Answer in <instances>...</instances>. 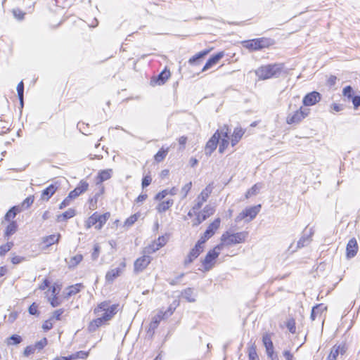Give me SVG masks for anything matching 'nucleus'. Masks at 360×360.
Segmentation results:
<instances>
[{
  "label": "nucleus",
  "instance_id": "680f3d73",
  "mask_svg": "<svg viewBox=\"0 0 360 360\" xmlns=\"http://www.w3.org/2000/svg\"><path fill=\"white\" fill-rule=\"evenodd\" d=\"M29 313L32 315H36L39 314L38 304L36 302H33L29 307Z\"/></svg>",
  "mask_w": 360,
  "mask_h": 360
},
{
  "label": "nucleus",
  "instance_id": "cd10ccee",
  "mask_svg": "<svg viewBox=\"0 0 360 360\" xmlns=\"http://www.w3.org/2000/svg\"><path fill=\"white\" fill-rule=\"evenodd\" d=\"M84 288V285L82 283H78L74 285H69L65 288L64 297L65 299H69L72 296H74L79 293Z\"/></svg>",
  "mask_w": 360,
  "mask_h": 360
},
{
  "label": "nucleus",
  "instance_id": "393cba45",
  "mask_svg": "<svg viewBox=\"0 0 360 360\" xmlns=\"http://www.w3.org/2000/svg\"><path fill=\"white\" fill-rule=\"evenodd\" d=\"M359 250V245L355 238H351L346 246V256L347 258L355 257Z\"/></svg>",
  "mask_w": 360,
  "mask_h": 360
},
{
  "label": "nucleus",
  "instance_id": "49530a36",
  "mask_svg": "<svg viewBox=\"0 0 360 360\" xmlns=\"http://www.w3.org/2000/svg\"><path fill=\"white\" fill-rule=\"evenodd\" d=\"M13 242H7L6 244H4L0 246V256H4L7 252H8L13 247Z\"/></svg>",
  "mask_w": 360,
  "mask_h": 360
},
{
  "label": "nucleus",
  "instance_id": "412c9836",
  "mask_svg": "<svg viewBox=\"0 0 360 360\" xmlns=\"http://www.w3.org/2000/svg\"><path fill=\"white\" fill-rule=\"evenodd\" d=\"M89 187V184L86 180L82 179L78 183L77 186L71 191L68 195L71 197V198L74 200L77 198H78L80 195L85 193L88 191Z\"/></svg>",
  "mask_w": 360,
  "mask_h": 360
},
{
  "label": "nucleus",
  "instance_id": "0eeeda50",
  "mask_svg": "<svg viewBox=\"0 0 360 360\" xmlns=\"http://www.w3.org/2000/svg\"><path fill=\"white\" fill-rule=\"evenodd\" d=\"M214 185L213 182L208 184L205 188L198 195L195 204L188 211L187 215H191L196 211H199L202 205L206 202L213 192Z\"/></svg>",
  "mask_w": 360,
  "mask_h": 360
},
{
  "label": "nucleus",
  "instance_id": "f257e3e1",
  "mask_svg": "<svg viewBox=\"0 0 360 360\" xmlns=\"http://www.w3.org/2000/svg\"><path fill=\"white\" fill-rule=\"evenodd\" d=\"M245 133V129L241 127H235L231 133V129L227 124L217 129L213 135L207 141L205 146V153L210 155L217 148L221 154L225 153L229 147H235L242 139Z\"/></svg>",
  "mask_w": 360,
  "mask_h": 360
},
{
  "label": "nucleus",
  "instance_id": "72a5a7b5",
  "mask_svg": "<svg viewBox=\"0 0 360 360\" xmlns=\"http://www.w3.org/2000/svg\"><path fill=\"white\" fill-rule=\"evenodd\" d=\"M248 360H259L255 343H252L248 347Z\"/></svg>",
  "mask_w": 360,
  "mask_h": 360
},
{
  "label": "nucleus",
  "instance_id": "a18cd8bd",
  "mask_svg": "<svg viewBox=\"0 0 360 360\" xmlns=\"http://www.w3.org/2000/svg\"><path fill=\"white\" fill-rule=\"evenodd\" d=\"M192 186H193L192 181H190L182 186V188H181L180 193L183 198H186V196L190 193V191L192 188Z\"/></svg>",
  "mask_w": 360,
  "mask_h": 360
},
{
  "label": "nucleus",
  "instance_id": "39448f33",
  "mask_svg": "<svg viewBox=\"0 0 360 360\" xmlns=\"http://www.w3.org/2000/svg\"><path fill=\"white\" fill-rule=\"evenodd\" d=\"M274 44L275 41L274 39L265 37L247 39L241 41L243 47L250 52L259 51L263 49H269Z\"/></svg>",
  "mask_w": 360,
  "mask_h": 360
},
{
  "label": "nucleus",
  "instance_id": "8fccbe9b",
  "mask_svg": "<svg viewBox=\"0 0 360 360\" xmlns=\"http://www.w3.org/2000/svg\"><path fill=\"white\" fill-rule=\"evenodd\" d=\"M169 239V235L165 234L159 236L156 240V243L158 244V245L162 248L164 247L168 242Z\"/></svg>",
  "mask_w": 360,
  "mask_h": 360
},
{
  "label": "nucleus",
  "instance_id": "f704fd0d",
  "mask_svg": "<svg viewBox=\"0 0 360 360\" xmlns=\"http://www.w3.org/2000/svg\"><path fill=\"white\" fill-rule=\"evenodd\" d=\"M8 222V224L7 225L4 231V236L6 237H9L11 235L14 234L18 229V224L15 221H11Z\"/></svg>",
  "mask_w": 360,
  "mask_h": 360
},
{
  "label": "nucleus",
  "instance_id": "dca6fc26",
  "mask_svg": "<svg viewBox=\"0 0 360 360\" xmlns=\"http://www.w3.org/2000/svg\"><path fill=\"white\" fill-rule=\"evenodd\" d=\"M153 258L148 254L139 257L134 262V271L136 273L143 271L151 263Z\"/></svg>",
  "mask_w": 360,
  "mask_h": 360
},
{
  "label": "nucleus",
  "instance_id": "603ef678",
  "mask_svg": "<svg viewBox=\"0 0 360 360\" xmlns=\"http://www.w3.org/2000/svg\"><path fill=\"white\" fill-rule=\"evenodd\" d=\"M72 201L73 200L71 198V197L68 195L59 204L58 208L60 210H63L68 207L72 203Z\"/></svg>",
  "mask_w": 360,
  "mask_h": 360
},
{
  "label": "nucleus",
  "instance_id": "7c9ffc66",
  "mask_svg": "<svg viewBox=\"0 0 360 360\" xmlns=\"http://www.w3.org/2000/svg\"><path fill=\"white\" fill-rule=\"evenodd\" d=\"M174 204L172 199L160 201L155 207V210L158 213H163L169 210Z\"/></svg>",
  "mask_w": 360,
  "mask_h": 360
},
{
  "label": "nucleus",
  "instance_id": "3c124183",
  "mask_svg": "<svg viewBox=\"0 0 360 360\" xmlns=\"http://www.w3.org/2000/svg\"><path fill=\"white\" fill-rule=\"evenodd\" d=\"M60 291V286L59 285L54 284L51 286L49 291L46 293L47 297L58 295Z\"/></svg>",
  "mask_w": 360,
  "mask_h": 360
},
{
  "label": "nucleus",
  "instance_id": "4be33fe9",
  "mask_svg": "<svg viewBox=\"0 0 360 360\" xmlns=\"http://www.w3.org/2000/svg\"><path fill=\"white\" fill-rule=\"evenodd\" d=\"M126 267V263L124 262L120 264V267L112 269L108 271L105 276L106 282L111 283L122 274L124 268Z\"/></svg>",
  "mask_w": 360,
  "mask_h": 360
},
{
  "label": "nucleus",
  "instance_id": "2eb2a0df",
  "mask_svg": "<svg viewBox=\"0 0 360 360\" xmlns=\"http://www.w3.org/2000/svg\"><path fill=\"white\" fill-rule=\"evenodd\" d=\"M205 242L200 238L196 242L194 247L190 250L184 260V264L188 265L197 259L203 252Z\"/></svg>",
  "mask_w": 360,
  "mask_h": 360
},
{
  "label": "nucleus",
  "instance_id": "9d476101",
  "mask_svg": "<svg viewBox=\"0 0 360 360\" xmlns=\"http://www.w3.org/2000/svg\"><path fill=\"white\" fill-rule=\"evenodd\" d=\"M215 212V208L214 207L207 205L204 207L202 212H200V210L199 211L195 212V213L192 214L191 215H188L190 218L195 217L193 225L198 226L202 222L205 221L207 219L212 216Z\"/></svg>",
  "mask_w": 360,
  "mask_h": 360
},
{
  "label": "nucleus",
  "instance_id": "a878e982",
  "mask_svg": "<svg viewBox=\"0 0 360 360\" xmlns=\"http://www.w3.org/2000/svg\"><path fill=\"white\" fill-rule=\"evenodd\" d=\"M346 352V345L345 343L335 345L330 349L327 356V360H336L339 354H344Z\"/></svg>",
  "mask_w": 360,
  "mask_h": 360
},
{
  "label": "nucleus",
  "instance_id": "423d86ee",
  "mask_svg": "<svg viewBox=\"0 0 360 360\" xmlns=\"http://www.w3.org/2000/svg\"><path fill=\"white\" fill-rule=\"evenodd\" d=\"M110 217V212L103 214L95 212L85 220L84 226L86 229L94 228L97 231H101Z\"/></svg>",
  "mask_w": 360,
  "mask_h": 360
},
{
  "label": "nucleus",
  "instance_id": "c756f323",
  "mask_svg": "<svg viewBox=\"0 0 360 360\" xmlns=\"http://www.w3.org/2000/svg\"><path fill=\"white\" fill-rule=\"evenodd\" d=\"M327 311V307L324 304H318L312 308L311 313V320H315L317 317H320L323 313Z\"/></svg>",
  "mask_w": 360,
  "mask_h": 360
},
{
  "label": "nucleus",
  "instance_id": "69168bd1",
  "mask_svg": "<svg viewBox=\"0 0 360 360\" xmlns=\"http://www.w3.org/2000/svg\"><path fill=\"white\" fill-rule=\"evenodd\" d=\"M354 108L357 109L360 106V95L354 96L351 98Z\"/></svg>",
  "mask_w": 360,
  "mask_h": 360
},
{
  "label": "nucleus",
  "instance_id": "f8f14e48",
  "mask_svg": "<svg viewBox=\"0 0 360 360\" xmlns=\"http://www.w3.org/2000/svg\"><path fill=\"white\" fill-rule=\"evenodd\" d=\"M261 205H257L252 207H248L240 212L236 217V221H240L245 220L250 221L254 219L259 214L261 210Z\"/></svg>",
  "mask_w": 360,
  "mask_h": 360
},
{
  "label": "nucleus",
  "instance_id": "0e129e2a",
  "mask_svg": "<svg viewBox=\"0 0 360 360\" xmlns=\"http://www.w3.org/2000/svg\"><path fill=\"white\" fill-rule=\"evenodd\" d=\"M25 260V258L21 256L15 255L11 258V261L13 264H18Z\"/></svg>",
  "mask_w": 360,
  "mask_h": 360
},
{
  "label": "nucleus",
  "instance_id": "774afa93",
  "mask_svg": "<svg viewBox=\"0 0 360 360\" xmlns=\"http://www.w3.org/2000/svg\"><path fill=\"white\" fill-rule=\"evenodd\" d=\"M50 282L47 278L43 280L42 283L39 285L40 290H44L49 286Z\"/></svg>",
  "mask_w": 360,
  "mask_h": 360
},
{
  "label": "nucleus",
  "instance_id": "4468645a",
  "mask_svg": "<svg viewBox=\"0 0 360 360\" xmlns=\"http://www.w3.org/2000/svg\"><path fill=\"white\" fill-rule=\"evenodd\" d=\"M221 220L219 217L215 218L207 226L204 233L200 238L204 242H207L210 238L215 235L221 226Z\"/></svg>",
  "mask_w": 360,
  "mask_h": 360
},
{
  "label": "nucleus",
  "instance_id": "de8ad7c7",
  "mask_svg": "<svg viewBox=\"0 0 360 360\" xmlns=\"http://www.w3.org/2000/svg\"><path fill=\"white\" fill-rule=\"evenodd\" d=\"M285 326L291 333L295 334L296 333V323L294 318L289 319L287 321Z\"/></svg>",
  "mask_w": 360,
  "mask_h": 360
},
{
  "label": "nucleus",
  "instance_id": "13d9d810",
  "mask_svg": "<svg viewBox=\"0 0 360 360\" xmlns=\"http://www.w3.org/2000/svg\"><path fill=\"white\" fill-rule=\"evenodd\" d=\"M53 326V323L52 319L49 318V319L44 321V322L42 324V329L44 332H47L48 330H51Z\"/></svg>",
  "mask_w": 360,
  "mask_h": 360
},
{
  "label": "nucleus",
  "instance_id": "f03ea898",
  "mask_svg": "<svg viewBox=\"0 0 360 360\" xmlns=\"http://www.w3.org/2000/svg\"><path fill=\"white\" fill-rule=\"evenodd\" d=\"M120 310V307L118 303L111 304L110 300L98 302L93 308L94 318L87 324V331L92 333L100 328L108 325Z\"/></svg>",
  "mask_w": 360,
  "mask_h": 360
},
{
  "label": "nucleus",
  "instance_id": "c9c22d12",
  "mask_svg": "<svg viewBox=\"0 0 360 360\" xmlns=\"http://www.w3.org/2000/svg\"><path fill=\"white\" fill-rule=\"evenodd\" d=\"M98 188V191L95 193L94 197L89 200L90 203H91L93 201L94 202V207H96V205L97 203L98 200L100 197L103 196L105 193V188L103 184H96Z\"/></svg>",
  "mask_w": 360,
  "mask_h": 360
},
{
  "label": "nucleus",
  "instance_id": "bf43d9fd",
  "mask_svg": "<svg viewBox=\"0 0 360 360\" xmlns=\"http://www.w3.org/2000/svg\"><path fill=\"white\" fill-rule=\"evenodd\" d=\"M152 182V177L150 174H148L142 178L141 186L143 188L148 186Z\"/></svg>",
  "mask_w": 360,
  "mask_h": 360
},
{
  "label": "nucleus",
  "instance_id": "052dcab7",
  "mask_svg": "<svg viewBox=\"0 0 360 360\" xmlns=\"http://www.w3.org/2000/svg\"><path fill=\"white\" fill-rule=\"evenodd\" d=\"M167 195H168L167 189H164L158 192L154 197V199L158 201H161Z\"/></svg>",
  "mask_w": 360,
  "mask_h": 360
},
{
  "label": "nucleus",
  "instance_id": "4d7b16f0",
  "mask_svg": "<svg viewBox=\"0 0 360 360\" xmlns=\"http://www.w3.org/2000/svg\"><path fill=\"white\" fill-rule=\"evenodd\" d=\"M12 13L14 17L18 20H23L25 15V13L19 8L13 9Z\"/></svg>",
  "mask_w": 360,
  "mask_h": 360
},
{
  "label": "nucleus",
  "instance_id": "7ed1b4c3",
  "mask_svg": "<svg viewBox=\"0 0 360 360\" xmlns=\"http://www.w3.org/2000/svg\"><path fill=\"white\" fill-rule=\"evenodd\" d=\"M284 70L285 64L283 63H269L257 68L255 73L259 80H266L280 77Z\"/></svg>",
  "mask_w": 360,
  "mask_h": 360
},
{
  "label": "nucleus",
  "instance_id": "c03bdc74",
  "mask_svg": "<svg viewBox=\"0 0 360 360\" xmlns=\"http://www.w3.org/2000/svg\"><path fill=\"white\" fill-rule=\"evenodd\" d=\"M69 356L70 360H74L77 359H86L89 356V351H79Z\"/></svg>",
  "mask_w": 360,
  "mask_h": 360
},
{
  "label": "nucleus",
  "instance_id": "58836bf2",
  "mask_svg": "<svg viewBox=\"0 0 360 360\" xmlns=\"http://www.w3.org/2000/svg\"><path fill=\"white\" fill-rule=\"evenodd\" d=\"M161 248L158 245L155 240L152 241L150 244L146 246L143 250L144 254H153L160 250Z\"/></svg>",
  "mask_w": 360,
  "mask_h": 360
},
{
  "label": "nucleus",
  "instance_id": "79ce46f5",
  "mask_svg": "<svg viewBox=\"0 0 360 360\" xmlns=\"http://www.w3.org/2000/svg\"><path fill=\"white\" fill-rule=\"evenodd\" d=\"M83 259V256L81 254H77L70 258L68 263V267L72 269L76 267Z\"/></svg>",
  "mask_w": 360,
  "mask_h": 360
},
{
  "label": "nucleus",
  "instance_id": "09e8293b",
  "mask_svg": "<svg viewBox=\"0 0 360 360\" xmlns=\"http://www.w3.org/2000/svg\"><path fill=\"white\" fill-rule=\"evenodd\" d=\"M48 300H49L50 304L53 307H56L61 304V300H60L58 295L49 296Z\"/></svg>",
  "mask_w": 360,
  "mask_h": 360
},
{
  "label": "nucleus",
  "instance_id": "20e7f679",
  "mask_svg": "<svg viewBox=\"0 0 360 360\" xmlns=\"http://www.w3.org/2000/svg\"><path fill=\"white\" fill-rule=\"evenodd\" d=\"M248 232L246 231L231 232L226 231L220 237V243L218 244L222 250L232 245L245 243L248 238Z\"/></svg>",
  "mask_w": 360,
  "mask_h": 360
},
{
  "label": "nucleus",
  "instance_id": "e433bc0d",
  "mask_svg": "<svg viewBox=\"0 0 360 360\" xmlns=\"http://www.w3.org/2000/svg\"><path fill=\"white\" fill-rule=\"evenodd\" d=\"M262 184L260 183L254 184L250 189L246 191L245 194V198L248 199L254 195H256L257 193H259Z\"/></svg>",
  "mask_w": 360,
  "mask_h": 360
},
{
  "label": "nucleus",
  "instance_id": "bb28decb",
  "mask_svg": "<svg viewBox=\"0 0 360 360\" xmlns=\"http://www.w3.org/2000/svg\"><path fill=\"white\" fill-rule=\"evenodd\" d=\"M112 174V169H105L98 171L96 177V184H103L104 181L110 179Z\"/></svg>",
  "mask_w": 360,
  "mask_h": 360
},
{
  "label": "nucleus",
  "instance_id": "5fc2aeb1",
  "mask_svg": "<svg viewBox=\"0 0 360 360\" xmlns=\"http://www.w3.org/2000/svg\"><path fill=\"white\" fill-rule=\"evenodd\" d=\"M64 311H65L64 309H58L55 310L53 312L51 319H52L53 321V320L60 321L62 319V315L63 314Z\"/></svg>",
  "mask_w": 360,
  "mask_h": 360
},
{
  "label": "nucleus",
  "instance_id": "aec40b11",
  "mask_svg": "<svg viewBox=\"0 0 360 360\" xmlns=\"http://www.w3.org/2000/svg\"><path fill=\"white\" fill-rule=\"evenodd\" d=\"M321 100V95L319 92L314 91L307 94L302 99L303 106L307 108L312 106L320 102Z\"/></svg>",
  "mask_w": 360,
  "mask_h": 360
},
{
  "label": "nucleus",
  "instance_id": "ddd939ff",
  "mask_svg": "<svg viewBox=\"0 0 360 360\" xmlns=\"http://www.w3.org/2000/svg\"><path fill=\"white\" fill-rule=\"evenodd\" d=\"M271 337L272 333H265L262 335V342L265 348L267 357L270 360H276V359L278 358V356L274 351V346Z\"/></svg>",
  "mask_w": 360,
  "mask_h": 360
},
{
  "label": "nucleus",
  "instance_id": "a211bd4d",
  "mask_svg": "<svg viewBox=\"0 0 360 360\" xmlns=\"http://www.w3.org/2000/svg\"><path fill=\"white\" fill-rule=\"evenodd\" d=\"M170 70L165 67L164 70L156 77H153L150 79V84L153 86H161L171 77Z\"/></svg>",
  "mask_w": 360,
  "mask_h": 360
},
{
  "label": "nucleus",
  "instance_id": "c85d7f7f",
  "mask_svg": "<svg viewBox=\"0 0 360 360\" xmlns=\"http://www.w3.org/2000/svg\"><path fill=\"white\" fill-rule=\"evenodd\" d=\"M77 214V211L75 208H69L64 212L57 216L56 220L58 222L67 221L68 219L73 218Z\"/></svg>",
  "mask_w": 360,
  "mask_h": 360
},
{
  "label": "nucleus",
  "instance_id": "338daca9",
  "mask_svg": "<svg viewBox=\"0 0 360 360\" xmlns=\"http://www.w3.org/2000/svg\"><path fill=\"white\" fill-rule=\"evenodd\" d=\"M177 141H178L179 144L181 146V147L182 148H184L185 146L188 141V138L186 136H180Z\"/></svg>",
  "mask_w": 360,
  "mask_h": 360
},
{
  "label": "nucleus",
  "instance_id": "9b49d317",
  "mask_svg": "<svg viewBox=\"0 0 360 360\" xmlns=\"http://www.w3.org/2000/svg\"><path fill=\"white\" fill-rule=\"evenodd\" d=\"M48 345V340L46 338H43L40 340L36 342L34 344L27 345L23 351L22 356L25 358H30L37 352L42 351Z\"/></svg>",
  "mask_w": 360,
  "mask_h": 360
},
{
  "label": "nucleus",
  "instance_id": "6e6552de",
  "mask_svg": "<svg viewBox=\"0 0 360 360\" xmlns=\"http://www.w3.org/2000/svg\"><path fill=\"white\" fill-rule=\"evenodd\" d=\"M221 250L222 248L217 244L207 252L201 262L204 271H210L214 266L217 259Z\"/></svg>",
  "mask_w": 360,
  "mask_h": 360
},
{
  "label": "nucleus",
  "instance_id": "2f4dec72",
  "mask_svg": "<svg viewBox=\"0 0 360 360\" xmlns=\"http://www.w3.org/2000/svg\"><path fill=\"white\" fill-rule=\"evenodd\" d=\"M169 150V147L162 146L153 156L155 162L158 163L162 162L168 155Z\"/></svg>",
  "mask_w": 360,
  "mask_h": 360
},
{
  "label": "nucleus",
  "instance_id": "e2e57ef3",
  "mask_svg": "<svg viewBox=\"0 0 360 360\" xmlns=\"http://www.w3.org/2000/svg\"><path fill=\"white\" fill-rule=\"evenodd\" d=\"M337 77L335 75H330L326 80V84L328 86H333L336 84Z\"/></svg>",
  "mask_w": 360,
  "mask_h": 360
},
{
  "label": "nucleus",
  "instance_id": "6ab92c4d",
  "mask_svg": "<svg viewBox=\"0 0 360 360\" xmlns=\"http://www.w3.org/2000/svg\"><path fill=\"white\" fill-rule=\"evenodd\" d=\"M224 56L225 53L224 51H219L212 55L205 63L201 72H206L216 66Z\"/></svg>",
  "mask_w": 360,
  "mask_h": 360
},
{
  "label": "nucleus",
  "instance_id": "a19ab883",
  "mask_svg": "<svg viewBox=\"0 0 360 360\" xmlns=\"http://www.w3.org/2000/svg\"><path fill=\"white\" fill-rule=\"evenodd\" d=\"M34 195H30L27 196L20 205H18V206L20 207L21 211L22 212L24 210L28 209L31 207L34 201Z\"/></svg>",
  "mask_w": 360,
  "mask_h": 360
},
{
  "label": "nucleus",
  "instance_id": "b1692460",
  "mask_svg": "<svg viewBox=\"0 0 360 360\" xmlns=\"http://www.w3.org/2000/svg\"><path fill=\"white\" fill-rule=\"evenodd\" d=\"M212 49V48L207 49L196 53L195 55H193L188 59V64L192 66L199 65L201 63L202 59H203L205 56L209 54Z\"/></svg>",
  "mask_w": 360,
  "mask_h": 360
},
{
  "label": "nucleus",
  "instance_id": "5701e85b",
  "mask_svg": "<svg viewBox=\"0 0 360 360\" xmlns=\"http://www.w3.org/2000/svg\"><path fill=\"white\" fill-rule=\"evenodd\" d=\"M61 238L59 233L46 236L41 238V245L43 249H47L54 244H58Z\"/></svg>",
  "mask_w": 360,
  "mask_h": 360
},
{
  "label": "nucleus",
  "instance_id": "6e6d98bb",
  "mask_svg": "<svg viewBox=\"0 0 360 360\" xmlns=\"http://www.w3.org/2000/svg\"><path fill=\"white\" fill-rule=\"evenodd\" d=\"M17 91L18 95L21 103H23V92H24V84L23 82L21 81L17 85Z\"/></svg>",
  "mask_w": 360,
  "mask_h": 360
},
{
  "label": "nucleus",
  "instance_id": "473e14b6",
  "mask_svg": "<svg viewBox=\"0 0 360 360\" xmlns=\"http://www.w3.org/2000/svg\"><path fill=\"white\" fill-rule=\"evenodd\" d=\"M22 211L20 207L18 205L13 206L5 214L4 219L6 221H14L13 219L16 217L17 214L20 213Z\"/></svg>",
  "mask_w": 360,
  "mask_h": 360
},
{
  "label": "nucleus",
  "instance_id": "ea45409f",
  "mask_svg": "<svg viewBox=\"0 0 360 360\" xmlns=\"http://www.w3.org/2000/svg\"><path fill=\"white\" fill-rule=\"evenodd\" d=\"M141 214L139 212L133 214L127 217L124 221V226L129 228L133 226L139 219Z\"/></svg>",
  "mask_w": 360,
  "mask_h": 360
},
{
  "label": "nucleus",
  "instance_id": "864d4df0",
  "mask_svg": "<svg viewBox=\"0 0 360 360\" xmlns=\"http://www.w3.org/2000/svg\"><path fill=\"white\" fill-rule=\"evenodd\" d=\"M342 95L350 100L353 97V89L351 86H346L342 89Z\"/></svg>",
  "mask_w": 360,
  "mask_h": 360
},
{
  "label": "nucleus",
  "instance_id": "1a4fd4ad",
  "mask_svg": "<svg viewBox=\"0 0 360 360\" xmlns=\"http://www.w3.org/2000/svg\"><path fill=\"white\" fill-rule=\"evenodd\" d=\"M310 113V109L300 106L297 110L288 114L285 122L288 124L293 125L300 124Z\"/></svg>",
  "mask_w": 360,
  "mask_h": 360
},
{
  "label": "nucleus",
  "instance_id": "4c0bfd02",
  "mask_svg": "<svg viewBox=\"0 0 360 360\" xmlns=\"http://www.w3.org/2000/svg\"><path fill=\"white\" fill-rule=\"evenodd\" d=\"M166 311H160L158 313V314L153 317L150 326L151 328H156L160 322L165 318Z\"/></svg>",
  "mask_w": 360,
  "mask_h": 360
},
{
  "label": "nucleus",
  "instance_id": "37998d69",
  "mask_svg": "<svg viewBox=\"0 0 360 360\" xmlns=\"http://www.w3.org/2000/svg\"><path fill=\"white\" fill-rule=\"evenodd\" d=\"M22 338L20 335L14 334L6 339V344L8 345H17L21 343Z\"/></svg>",
  "mask_w": 360,
  "mask_h": 360
},
{
  "label": "nucleus",
  "instance_id": "f3484780",
  "mask_svg": "<svg viewBox=\"0 0 360 360\" xmlns=\"http://www.w3.org/2000/svg\"><path fill=\"white\" fill-rule=\"evenodd\" d=\"M60 187V183L55 181L46 188L43 189L40 195V200L42 202H48L50 198L56 193Z\"/></svg>",
  "mask_w": 360,
  "mask_h": 360
}]
</instances>
